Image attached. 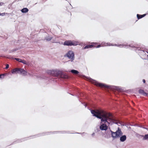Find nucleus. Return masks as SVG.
<instances>
[{
	"mask_svg": "<svg viewBox=\"0 0 148 148\" xmlns=\"http://www.w3.org/2000/svg\"><path fill=\"white\" fill-rule=\"evenodd\" d=\"M91 112L93 116L100 119L101 125L99 128L101 130L106 131L108 126L114 121L111 114L102 110H91Z\"/></svg>",
	"mask_w": 148,
	"mask_h": 148,
	"instance_id": "obj_1",
	"label": "nucleus"
},
{
	"mask_svg": "<svg viewBox=\"0 0 148 148\" xmlns=\"http://www.w3.org/2000/svg\"><path fill=\"white\" fill-rule=\"evenodd\" d=\"M87 79H88L89 81L90 82L94 84L97 86H99L101 88H107L109 87V86L106 85L104 84L101 83H99L96 81L92 79L90 77H88L87 78Z\"/></svg>",
	"mask_w": 148,
	"mask_h": 148,
	"instance_id": "obj_2",
	"label": "nucleus"
},
{
	"mask_svg": "<svg viewBox=\"0 0 148 148\" xmlns=\"http://www.w3.org/2000/svg\"><path fill=\"white\" fill-rule=\"evenodd\" d=\"M112 136L114 139L119 137L121 136L122 133L120 130L118 128V129L116 132H114L111 131Z\"/></svg>",
	"mask_w": 148,
	"mask_h": 148,
	"instance_id": "obj_3",
	"label": "nucleus"
},
{
	"mask_svg": "<svg viewBox=\"0 0 148 148\" xmlns=\"http://www.w3.org/2000/svg\"><path fill=\"white\" fill-rule=\"evenodd\" d=\"M112 136L114 139L119 137L121 136L122 133L120 130L118 128V129L116 132H114L111 131Z\"/></svg>",
	"mask_w": 148,
	"mask_h": 148,
	"instance_id": "obj_4",
	"label": "nucleus"
},
{
	"mask_svg": "<svg viewBox=\"0 0 148 148\" xmlns=\"http://www.w3.org/2000/svg\"><path fill=\"white\" fill-rule=\"evenodd\" d=\"M66 56L72 61L74 59V54L72 51H69L66 54Z\"/></svg>",
	"mask_w": 148,
	"mask_h": 148,
	"instance_id": "obj_5",
	"label": "nucleus"
},
{
	"mask_svg": "<svg viewBox=\"0 0 148 148\" xmlns=\"http://www.w3.org/2000/svg\"><path fill=\"white\" fill-rule=\"evenodd\" d=\"M140 55L141 56L142 58L144 59H145L147 58L148 55V52L145 51L143 50H141L139 52Z\"/></svg>",
	"mask_w": 148,
	"mask_h": 148,
	"instance_id": "obj_6",
	"label": "nucleus"
},
{
	"mask_svg": "<svg viewBox=\"0 0 148 148\" xmlns=\"http://www.w3.org/2000/svg\"><path fill=\"white\" fill-rule=\"evenodd\" d=\"M19 73L25 76L27 75V72L24 69L19 68Z\"/></svg>",
	"mask_w": 148,
	"mask_h": 148,
	"instance_id": "obj_7",
	"label": "nucleus"
},
{
	"mask_svg": "<svg viewBox=\"0 0 148 148\" xmlns=\"http://www.w3.org/2000/svg\"><path fill=\"white\" fill-rule=\"evenodd\" d=\"M19 68H15L11 70V73L13 74L19 73Z\"/></svg>",
	"mask_w": 148,
	"mask_h": 148,
	"instance_id": "obj_8",
	"label": "nucleus"
},
{
	"mask_svg": "<svg viewBox=\"0 0 148 148\" xmlns=\"http://www.w3.org/2000/svg\"><path fill=\"white\" fill-rule=\"evenodd\" d=\"M115 45L119 47H125V48H127L130 46V45Z\"/></svg>",
	"mask_w": 148,
	"mask_h": 148,
	"instance_id": "obj_9",
	"label": "nucleus"
},
{
	"mask_svg": "<svg viewBox=\"0 0 148 148\" xmlns=\"http://www.w3.org/2000/svg\"><path fill=\"white\" fill-rule=\"evenodd\" d=\"M62 72L58 70H55V76L61 75L62 74Z\"/></svg>",
	"mask_w": 148,
	"mask_h": 148,
	"instance_id": "obj_10",
	"label": "nucleus"
},
{
	"mask_svg": "<svg viewBox=\"0 0 148 148\" xmlns=\"http://www.w3.org/2000/svg\"><path fill=\"white\" fill-rule=\"evenodd\" d=\"M47 72L49 74L55 76V70H49Z\"/></svg>",
	"mask_w": 148,
	"mask_h": 148,
	"instance_id": "obj_11",
	"label": "nucleus"
},
{
	"mask_svg": "<svg viewBox=\"0 0 148 148\" xmlns=\"http://www.w3.org/2000/svg\"><path fill=\"white\" fill-rule=\"evenodd\" d=\"M71 41L70 40L66 41L64 42V45L68 46H71Z\"/></svg>",
	"mask_w": 148,
	"mask_h": 148,
	"instance_id": "obj_12",
	"label": "nucleus"
},
{
	"mask_svg": "<svg viewBox=\"0 0 148 148\" xmlns=\"http://www.w3.org/2000/svg\"><path fill=\"white\" fill-rule=\"evenodd\" d=\"M93 46L95 47L94 46V45H92V44L91 45H86L84 47L82 48V49H88V48H91L92 47H93Z\"/></svg>",
	"mask_w": 148,
	"mask_h": 148,
	"instance_id": "obj_13",
	"label": "nucleus"
},
{
	"mask_svg": "<svg viewBox=\"0 0 148 148\" xmlns=\"http://www.w3.org/2000/svg\"><path fill=\"white\" fill-rule=\"evenodd\" d=\"M101 45H102L103 46L113 45L111 44V43H110L109 42L105 43V42H102V43H101Z\"/></svg>",
	"mask_w": 148,
	"mask_h": 148,
	"instance_id": "obj_14",
	"label": "nucleus"
},
{
	"mask_svg": "<svg viewBox=\"0 0 148 148\" xmlns=\"http://www.w3.org/2000/svg\"><path fill=\"white\" fill-rule=\"evenodd\" d=\"M139 92L140 94H142L144 96H147V94L143 90H140L139 91Z\"/></svg>",
	"mask_w": 148,
	"mask_h": 148,
	"instance_id": "obj_15",
	"label": "nucleus"
},
{
	"mask_svg": "<svg viewBox=\"0 0 148 148\" xmlns=\"http://www.w3.org/2000/svg\"><path fill=\"white\" fill-rule=\"evenodd\" d=\"M126 136L123 135L120 137V140L121 141L123 142L126 140Z\"/></svg>",
	"mask_w": 148,
	"mask_h": 148,
	"instance_id": "obj_16",
	"label": "nucleus"
},
{
	"mask_svg": "<svg viewBox=\"0 0 148 148\" xmlns=\"http://www.w3.org/2000/svg\"><path fill=\"white\" fill-rule=\"evenodd\" d=\"M29 10L27 8H24L21 10V11L23 13H26Z\"/></svg>",
	"mask_w": 148,
	"mask_h": 148,
	"instance_id": "obj_17",
	"label": "nucleus"
},
{
	"mask_svg": "<svg viewBox=\"0 0 148 148\" xmlns=\"http://www.w3.org/2000/svg\"><path fill=\"white\" fill-rule=\"evenodd\" d=\"M142 136L143 137V140H148V134L145 135L144 136L142 135Z\"/></svg>",
	"mask_w": 148,
	"mask_h": 148,
	"instance_id": "obj_18",
	"label": "nucleus"
},
{
	"mask_svg": "<svg viewBox=\"0 0 148 148\" xmlns=\"http://www.w3.org/2000/svg\"><path fill=\"white\" fill-rule=\"evenodd\" d=\"M78 42H76L75 41H71V46L72 45H73V46H76L78 45Z\"/></svg>",
	"mask_w": 148,
	"mask_h": 148,
	"instance_id": "obj_19",
	"label": "nucleus"
},
{
	"mask_svg": "<svg viewBox=\"0 0 148 148\" xmlns=\"http://www.w3.org/2000/svg\"><path fill=\"white\" fill-rule=\"evenodd\" d=\"M71 71L72 73L74 74H77L79 73L78 71L73 69L71 70Z\"/></svg>",
	"mask_w": 148,
	"mask_h": 148,
	"instance_id": "obj_20",
	"label": "nucleus"
},
{
	"mask_svg": "<svg viewBox=\"0 0 148 148\" xmlns=\"http://www.w3.org/2000/svg\"><path fill=\"white\" fill-rule=\"evenodd\" d=\"M52 38V37L49 36H48V37L45 38L48 41H49L51 40Z\"/></svg>",
	"mask_w": 148,
	"mask_h": 148,
	"instance_id": "obj_21",
	"label": "nucleus"
},
{
	"mask_svg": "<svg viewBox=\"0 0 148 148\" xmlns=\"http://www.w3.org/2000/svg\"><path fill=\"white\" fill-rule=\"evenodd\" d=\"M21 62L23 63V64H26V65H28L29 63L28 62H27L26 61H25L24 60H21Z\"/></svg>",
	"mask_w": 148,
	"mask_h": 148,
	"instance_id": "obj_22",
	"label": "nucleus"
},
{
	"mask_svg": "<svg viewBox=\"0 0 148 148\" xmlns=\"http://www.w3.org/2000/svg\"><path fill=\"white\" fill-rule=\"evenodd\" d=\"M142 15V16L139 17V15L138 14H137V17L138 19H140V18L144 17V16H145V14H144Z\"/></svg>",
	"mask_w": 148,
	"mask_h": 148,
	"instance_id": "obj_23",
	"label": "nucleus"
},
{
	"mask_svg": "<svg viewBox=\"0 0 148 148\" xmlns=\"http://www.w3.org/2000/svg\"><path fill=\"white\" fill-rule=\"evenodd\" d=\"M5 14H8V13H0V15L1 16H3L5 15Z\"/></svg>",
	"mask_w": 148,
	"mask_h": 148,
	"instance_id": "obj_24",
	"label": "nucleus"
},
{
	"mask_svg": "<svg viewBox=\"0 0 148 148\" xmlns=\"http://www.w3.org/2000/svg\"><path fill=\"white\" fill-rule=\"evenodd\" d=\"M15 59L18 62H21L22 60L18 58H15Z\"/></svg>",
	"mask_w": 148,
	"mask_h": 148,
	"instance_id": "obj_25",
	"label": "nucleus"
},
{
	"mask_svg": "<svg viewBox=\"0 0 148 148\" xmlns=\"http://www.w3.org/2000/svg\"><path fill=\"white\" fill-rule=\"evenodd\" d=\"M9 67V65L8 64H7L6 65V66L5 67V69H8Z\"/></svg>",
	"mask_w": 148,
	"mask_h": 148,
	"instance_id": "obj_26",
	"label": "nucleus"
},
{
	"mask_svg": "<svg viewBox=\"0 0 148 148\" xmlns=\"http://www.w3.org/2000/svg\"><path fill=\"white\" fill-rule=\"evenodd\" d=\"M101 45H99L96 47V48H99L101 47Z\"/></svg>",
	"mask_w": 148,
	"mask_h": 148,
	"instance_id": "obj_27",
	"label": "nucleus"
},
{
	"mask_svg": "<svg viewBox=\"0 0 148 148\" xmlns=\"http://www.w3.org/2000/svg\"><path fill=\"white\" fill-rule=\"evenodd\" d=\"M3 4V3H0V5L1 6Z\"/></svg>",
	"mask_w": 148,
	"mask_h": 148,
	"instance_id": "obj_28",
	"label": "nucleus"
},
{
	"mask_svg": "<svg viewBox=\"0 0 148 148\" xmlns=\"http://www.w3.org/2000/svg\"><path fill=\"white\" fill-rule=\"evenodd\" d=\"M143 82L144 83H145V80L144 79H143Z\"/></svg>",
	"mask_w": 148,
	"mask_h": 148,
	"instance_id": "obj_29",
	"label": "nucleus"
},
{
	"mask_svg": "<svg viewBox=\"0 0 148 148\" xmlns=\"http://www.w3.org/2000/svg\"><path fill=\"white\" fill-rule=\"evenodd\" d=\"M4 75H3V74H2V75H0V78H1V76H3Z\"/></svg>",
	"mask_w": 148,
	"mask_h": 148,
	"instance_id": "obj_30",
	"label": "nucleus"
},
{
	"mask_svg": "<svg viewBox=\"0 0 148 148\" xmlns=\"http://www.w3.org/2000/svg\"><path fill=\"white\" fill-rule=\"evenodd\" d=\"M142 15H139V17H142Z\"/></svg>",
	"mask_w": 148,
	"mask_h": 148,
	"instance_id": "obj_31",
	"label": "nucleus"
},
{
	"mask_svg": "<svg viewBox=\"0 0 148 148\" xmlns=\"http://www.w3.org/2000/svg\"><path fill=\"white\" fill-rule=\"evenodd\" d=\"M93 44H95V45H96V43H93Z\"/></svg>",
	"mask_w": 148,
	"mask_h": 148,
	"instance_id": "obj_32",
	"label": "nucleus"
},
{
	"mask_svg": "<svg viewBox=\"0 0 148 148\" xmlns=\"http://www.w3.org/2000/svg\"><path fill=\"white\" fill-rule=\"evenodd\" d=\"M94 134H92V136L94 135Z\"/></svg>",
	"mask_w": 148,
	"mask_h": 148,
	"instance_id": "obj_33",
	"label": "nucleus"
},
{
	"mask_svg": "<svg viewBox=\"0 0 148 148\" xmlns=\"http://www.w3.org/2000/svg\"><path fill=\"white\" fill-rule=\"evenodd\" d=\"M66 76H65V78H66Z\"/></svg>",
	"mask_w": 148,
	"mask_h": 148,
	"instance_id": "obj_34",
	"label": "nucleus"
},
{
	"mask_svg": "<svg viewBox=\"0 0 148 148\" xmlns=\"http://www.w3.org/2000/svg\"><path fill=\"white\" fill-rule=\"evenodd\" d=\"M116 123V124H117V123Z\"/></svg>",
	"mask_w": 148,
	"mask_h": 148,
	"instance_id": "obj_35",
	"label": "nucleus"
},
{
	"mask_svg": "<svg viewBox=\"0 0 148 148\" xmlns=\"http://www.w3.org/2000/svg\"><path fill=\"white\" fill-rule=\"evenodd\" d=\"M146 129H147V130H148L147 129V128H146Z\"/></svg>",
	"mask_w": 148,
	"mask_h": 148,
	"instance_id": "obj_36",
	"label": "nucleus"
}]
</instances>
